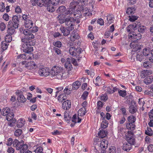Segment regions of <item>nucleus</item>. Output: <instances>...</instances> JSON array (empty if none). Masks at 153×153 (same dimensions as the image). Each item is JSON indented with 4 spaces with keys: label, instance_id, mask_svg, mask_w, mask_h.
Wrapping results in <instances>:
<instances>
[{
    "label": "nucleus",
    "instance_id": "nucleus-15",
    "mask_svg": "<svg viewBox=\"0 0 153 153\" xmlns=\"http://www.w3.org/2000/svg\"><path fill=\"white\" fill-rule=\"evenodd\" d=\"M71 105L70 100H67L62 103V108L64 110H68L71 108Z\"/></svg>",
    "mask_w": 153,
    "mask_h": 153
},
{
    "label": "nucleus",
    "instance_id": "nucleus-29",
    "mask_svg": "<svg viewBox=\"0 0 153 153\" xmlns=\"http://www.w3.org/2000/svg\"><path fill=\"white\" fill-rule=\"evenodd\" d=\"M24 25L25 27L30 28L33 26V23L32 21L31 20L25 22Z\"/></svg>",
    "mask_w": 153,
    "mask_h": 153
},
{
    "label": "nucleus",
    "instance_id": "nucleus-4",
    "mask_svg": "<svg viewBox=\"0 0 153 153\" xmlns=\"http://www.w3.org/2000/svg\"><path fill=\"white\" fill-rule=\"evenodd\" d=\"M79 4V2L77 1H73L71 2L70 4L69 8L67 9V10L65 13V15H73V16L76 19H78L81 17L82 15H80L79 16H76V14L75 13V8L76 6Z\"/></svg>",
    "mask_w": 153,
    "mask_h": 153
},
{
    "label": "nucleus",
    "instance_id": "nucleus-13",
    "mask_svg": "<svg viewBox=\"0 0 153 153\" xmlns=\"http://www.w3.org/2000/svg\"><path fill=\"white\" fill-rule=\"evenodd\" d=\"M19 20L18 17L16 16H13L12 18V22L10 23V26H12L15 29L18 27Z\"/></svg>",
    "mask_w": 153,
    "mask_h": 153
},
{
    "label": "nucleus",
    "instance_id": "nucleus-12",
    "mask_svg": "<svg viewBox=\"0 0 153 153\" xmlns=\"http://www.w3.org/2000/svg\"><path fill=\"white\" fill-rule=\"evenodd\" d=\"M138 41L137 40H134L130 44L131 48L134 49V51H137L140 49V47Z\"/></svg>",
    "mask_w": 153,
    "mask_h": 153
},
{
    "label": "nucleus",
    "instance_id": "nucleus-24",
    "mask_svg": "<svg viewBox=\"0 0 153 153\" xmlns=\"http://www.w3.org/2000/svg\"><path fill=\"white\" fill-rule=\"evenodd\" d=\"M67 10L65 7L64 6H60L57 9V12L59 13H64V14L65 16V13Z\"/></svg>",
    "mask_w": 153,
    "mask_h": 153
},
{
    "label": "nucleus",
    "instance_id": "nucleus-26",
    "mask_svg": "<svg viewBox=\"0 0 153 153\" xmlns=\"http://www.w3.org/2000/svg\"><path fill=\"white\" fill-rule=\"evenodd\" d=\"M67 98L66 94L62 93L59 95L57 97V99L59 102H62L63 101L66 100Z\"/></svg>",
    "mask_w": 153,
    "mask_h": 153
},
{
    "label": "nucleus",
    "instance_id": "nucleus-57",
    "mask_svg": "<svg viewBox=\"0 0 153 153\" xmlns=\"http://www.w3.org/2000/svg\"><path fill=\"white\" fill-rule=\"evenodd\" d=\"M88 92L87 91L84 92L82 96V98L84 100H86L88 96Z\"/></svg>",
    "mask_w": 153,
    "mask_h": 153
},
{
    "label": "nucleus",
    "instance_id": "nucleus-48",
    "mask_svg": "<svg viewBox=\"0 0 153 153\" xmlns=\"http://www.w3.org/2000/svg\"><path fill=\"white\" fill-rule=\"evenodd\" d=\"M109 153H115L116 149L114 146H111L109 148L108 151Z\"/></svg>",
    "mask_w": 153,
    "mask_h": 153
},
{
    "label": "nucleus",
    "instance_id": "nucleus-5",
    "mask_svg": "<svg viewBox=\"0 0 153 153\" xmlns=\"http://www.w3.org/2000/svg\"><path fill=\"white\" fill-rule=\"evenodd\" d=\"M60 0H46L45 1L47 4V10L50 12H52L54 11L55 9L53 6L56 5L59 2Z\"/></svg>",
    "mask_w": 153,
    "mask_h": 153
},
{
    "label": "nucleus",
    "instance_id": "nucleus-10",
    "mask_svg": "<svg viewBox=\"0 0 153 153\" xmlns=\"http://www.w3.org/2000/svg\"><path fill=\"white\" fill-rule=\"evenodd\" d=\"M108 144V141L107 140L103 139L101 141L100 146L102 151L101 153H106V149L107 148Z\"/></svg>",
    "mask_w": 153,
    "mask_h": 153
},
{
    "label": "nucleus",
    "instance_id": "nucleus-56",
    "mask_svg": "<svg viewBox=\"0 0 153 153\" xmlns=\"http://www.w3.org/2000/svg\"><path fill=\"white\" fill-rule=\"evenodd\" d=\"M137 110L133 106H131L130 108L129 111L131 113L133 114L136 112Z\"/></svg>",
    "mask_w": 153,
    "mask_h": 153
},
{
    "label": "nucleus",
    "instance_id": "nucleus-31",
    "mask_svg": "<svg viewBox=\"0 0 153 153\" xmlns=\"http://www.w3.org/2000/svg\"><path fill=\"white\" fill-rule=\"evenodd\" d=\"M106 17L107 23L109 25L113 23L114 17H112L111 15L108 14L107 16Z\"/></svg>",
    "mask_w": 153,
    "mask_h": 153
},
{
    "label": "nucleus",
    "instance_id": "nucleus-9",
    "mask_svg": "<svg viewBox=\"0 0 153 153\" xmlns=\"http://www.w3.org/2000/svg\"><path fill=\"white\" fill-rule=\"evenodd\" d=\"M17 96V100L19 102L24 103L27 100L26 99L23 94V92L19 90H17L16 92Z\"/></svg>",
    "mask_w": 153,
    "mask_h": 153
},
{
    "label": "nucleus",
    "instance_id": "nucleus-37",
    "mask_svg": "<svg viewBox=\"0 0 153 153\" xmlns=\"http://www.w3.org/2000/svg\"><path fill=\"white\" fill-rule=\"evenodd\" d=\"M101 80L100 77L99 76H98L96 78L95 81H94V83L95 85L96 86H99Z\"/></svg>",
    "mask_w": 153,
    "mask_h": 153
},
{
    "label": "nucleus",
    "instance_id": "nucleus-8",
    "mask_svg": "<svg viewBox=\"0 0 153 153\" xmlns=\"http://www.w3.org/2000/svg\"><path fill=\"white\" fill-rule=\"evenodd\" d=\"M38 74L41 77H47L50 75V69L47 67H40Z\"/></svg>",
    "mask_w": 153,
    "mask_h": 153
},
{
    "label": "nucleus",
    "instance_id": "nucleus-25",
    "mask_svg": "<svg viewBox=\"0 0 153 153\" xmlns=\"http://www.w3.org/2000/svg\"><path fill=\"white\" fill-rule=\"evenodd\" d=\"M126 126L127 129L133 131L134 130L135 126L134 123H126Z\"/></svg>",
    "mask_w": 153,
    "mask_h": 153
},
{
    "label": "nucleus",
    "instance_id": "nucleus-28",
    "mask_svg": "<svg viewBox=\"0 0 153 153\" xmlns=\"http://www.w3.org/2000/svg\"><path fill=\"white\" fill-rule=\"evenodd\" d=\"M152 76H148L146 77L143 80V82L146 85L150 84L153 81Z\"/></svg>",
    "mask_w": 153,
    "mask_h": 153
},
{
    "label": "nucleus",
    "instance_id": "nucleus-6",
    "mask_svg": "<svg viewBox=\"0 0 153 153\" xmlns=\"http://www.w3.org/2000/svg\"><path fill=\"white\" fill-rule=\"evenodd\" d=\"M72 15H69L68 18L65 19L64 22L65 25L68 26L69 29L71 30L74 29L73 26L74 24V22L76 20V19L74 18L73 16Z\"/></svg>",
    "mask_w": 153,
    "mask_h": 153
},
{
    "label": "nucleus",
    "instance_id": "nucleus-63",
    "mask_svg": "<svg viewBox=\"0 0 153 153\" xmlns=\"http://www.w3.org/2000/svg\"><path fill=\"white\" fill-rule=\"evenodd\" d=\"M149 115L150 119L153 120V108L149 113Z\"/></svg>",
    "mask_w": 153,
    "mask_h": 153
},
{
    "label": "nucleus",
    "instance_id": "nucleus-35",
    "mask_svg": "<svg viewBox=\"0 0 153 153\" xmlns=\"http://www.w3.org/2000/svg\"><path fill=\"white\" fill-rule=\"evenodd\" d=\"M118 93L119 95L123 97H124L127 94L126 91L125 90L118 89Z\"/></svg>",
    "mask_w": 153,
    "mask_h": 153
},
{
    "label": "nucleus",
    "instance_id": "nucleus-61",
    "mask_svg": "<svg viewBox=\"0 0 153 153\" xmlns=\"http://www.w3.org/2000/svg\"><path fill=\"white\" fill-rule=\"evenodd\" d=\"M15 11L16 13H21L22 12V10L21 8L19 6H17L15 8Z\"/></svg>",
    "mask_w": 153,
    "mask_h": 153
},
{
    "label": "nucleus",
    "instance_id": "nucleus-44",
    "mask_svg": "<svg viewBox=\"0 0 153 153\" xmlns=\"http://www.w3.org/2000/svg\"><path fill=\"white\" fill-rule=\"evenodd\" d=\"M64 120L68 123H69L71 121V119L69 117V116L67 113H65L64 114Z\"/></svg>",
    "mask_w": 153,
    "mask_h": 153
},
{
    "label": "nucleus",
    "instance_id": "nucleus-49",
    "mask_svg": "<svg viewBox=\"0 0 153 153\" xmlns=\"http://www.w3.org/2000/svg\"><path fill=\"white\" fill-rule=\"evenodd\" d=\"M65 68L68 70H71L72 69V65L70 62H65Z\"/></svg>",
    "mask_w": 153,
    "mask_h": 153
},
{
    "label": "nucleus",
    "instance_id": "nucleus-50",
    "mask_svg": "<svg viewBox=\"0 0 153 153\" xmlns=\"http://www.w3.org/2000/svg\"><path fill=\"white\" fill-rule=\"evenodd\" d=\"M133 28V26L130 25L128 27L126 28V29L127 31L129 33H132V32H134L132 31V30Z\"/></svg>",
    "mask_w": 153,
    "mask_h": 153
},
{
    "label": "nucleus",
    "instance_id": "nucleus-11",
    "mask_svg": "<svg viewBox=\"0 0 153 153\" xmlns=\"http://www.w3.org/2000/svg\"><path fill=\"white\" fill-rule=\"evenodd\" d=\"M142 36L140 33H138L136 34L135 32H132V33H129L128 35V37L130 39H134V40L138 41L141 38Z\"/></svg>",
    "mask_w": 153,
    "mask_h": 153
},
{
    "label": "nucleus",
    "instance_id": "nucleus-14",
    "mask_svg": "<svg viewBox=\"0 0 153 153\" xmlns=\"http://www.w3.org/2000/svg\"><path fill=\"white\" fill-rule=\"evenodd\" d=\"M10 108L8 107H6L5 108L3 109L1 112V114L4 116H6V119L8 121H9V120L10 115Z\"/></svg>",
    "mask_w": 153,
    "mask_h": 153
},
{
    "label": "nucleus",
    "instance_id": "nucleus-27",
    "mask_svg": "<svg viewBox=\"0 0 153 153\" xmlns=\"http://www.w3.org/2000/svg\"><path fill=\"white\" fill-rule=\"evenodd\" d=\"M81 85V82L77 80L74 82L72 84V89L74 90H76L78 89Z\"/></svg>",
    "mask_w": 153,
    "mask_h": 153
},
{
    "label": "nucleus",
    "instance_id": "nucleus-43",
    "mask_svg": "<svg viewBox=\"0 0 153 153\" xmlns=\"http://www.w3.org/2000/svg\"><path fill=\"white\" fill-rule=\"evenodd\" d=\"M22 130L21 129H18L15 131L14 134L15 136L19 137L22 134Z\"/></svg>",
    "mask_w": 153,
    "mask_h": 153
},
{
    "label": "nucleus",
    "instance_id": "nucleus-23",
    "mask_svg": "<svg viewBox=\"0 0 153 153\" xmlns=\"http://www.w3.org/2000/svg\"><path fill=\"white\" fill-rule=\"evenodd\" d=\"M107 134L106 131L102 129L98 133L99 137L100 138H103L106 137Z\"/></svg>",
    "mask_w": 153,
    "mask_h": 153
},
{
    "label": "nucleus",
    "instance_id": "nucleus-16",
    "mask_svg": "<svg viewBox=\"0 0 153 153\" xmlns=\"http://www.w3.org/2000/svg\"><path fill=\"white\" fill-rule=\"evenodd\" d=\"M79 36L75 30H74L71 33L69 38L72 41H74L76 39H79Z\"/></svg>",
    "mask_w": 153,
    "mask_h": 153
},
{
    "label": "nucleus",
    "instance_id": "nucleus-20",
    "mask_svg": "<svg viewBox=\"0 0 153 153\" xmlns=\"http://www.w3.org/2000/svg\"><path fill=\"white\" fill-rule=\"evenodd\" d=\"M10 126H14L16 127L15 125L16 122V120L15 118H13L14 114L13 112L10 113Z\"/></svg>",
    "mask_w": 153,
    "mask_h": 153
},
{
    "label": "nucleus",
    "instance_id": "nucleus-59",
    "mask_svg": "<svg viewBox=\"0 0 153 153\" xmlns=\"http://www.w3.org/2000/svg\"><path fill=\"white\" fill-rule=\"evenodd\" d=\"M97 23L100 25H104V22L103 20L101 18L97 20Z\"/></svg>",
    "mask_w": 153,
    "mask_h": 153
},
{
    "label": "nucleus",
    "instance_id": "nucleus-7",
    "mask_svg": "<svg viewBox=\"0 0 153 153\" xmlns=\"http://www.w3.org/2000/svg\"><path fill=\"white\" fill-rule=\"evenodd\" d=\"M126 139L128 143H130L132 146L134 145L135 143L134 133L131 131H128V134L126 136Z\"/></svg>",
    "mask_w": 153,
    "mask_h": 153
},
{
    "label": "nucleus",
    "instance_id": "nucleus-33",
    "mask_svg": "<svg viewBox=\"0 0 153 153\" xmlns=\"http://www.w3.org/2000/svg\"><path fill=\"white\" fill-rule=\"evenodd\" d=\"M76 48L74 47L70 48L69 51L71 55L74 56H76Z\"/></svg>",
    "mask_w": 153,
    "mask_h": 153
},
{
    "label": "nucleus",
    "instance_id": "nucleus-18",
    "mask_svg": "<svg viewBox=\"0 0 153 153\" xmlns=\"http://www.w3.org/2000/svg\"><path fill=\"white\" fill-rule=\"evenodd\" d=\"M36 64L33 61L28 62L25 65V67L27 69L31 70L36 68Z\"/></svg>",
    "mask_w": 153,
    "mask_h": 153
},
{
    "label": "nucleus",
    "instance_id": "nucleus-22",
    "mask_svg": "<svg viewBox=\"0 0 153 153\" xmlns=\"http://www.w3.org/2000/svg\"><path fill=\"white\" fill-rule=\"evenodd\" d=\"M25 121L24 119L21 118L18 120L16 123V126L19 128L22 127L25 124Z\"/></svg>",
    "mask_w": 153,
    "mask_h": 153
},
{
    "label": "nucleus",
    "instance_id": "nucleus-39",
    "mask_svg": "<svg viewBox=\"0 0 153 153\" xmlns=\"http://www.w3.org/2000/svg\"><path fill=\"white\" fill-rule=\"evenodd\" d=\"M128 120L129 123H134L135 121L136 118L133 115H131L128 117Z\"/></svg>",
    "mask_w": 153,
    "mask_h": 153
},
{
    "label": "nucleus",
    "instance_id": "nucleus-21",
    "mask_svg": "<svg viewBox=\"0 0 153 153\" xmlns=\"http://www.w3.org/2000/svg\"><path fill=\"white\" fill-rule=\"evenodd\" d=\"M132 146L130 143H125L123 146V149L124 151L128 152L132 148Z\"/></svg>",
    "mask_w": 153,
    "mask_h": 153
},
{
    "label": "nucleus",
    "instance_id": "nucleus-55",
    "mask_svg": "<svg viewBox=\"0 0 153 153\" xmlns=\"http://www.w3.org/2000/svg\"><path fill=\"white\" fill-rule=\"evenodd\" d=\"M97 108L98 109H102L103 107V103L100 101H98L97 103Z\"/></svg>",
    "mask_w": 153,
    "mask_h": 153
},
{
    "label": "nucleus",
    "instance_id": "nucleus-2",
    "mask_svg": "<svg viewBox=\"0 0 153 153\" xmlns=\"http://www.w3.org/2000/svg\"><path fill=\"white\" fill-rule=\"evenodd\" d=\"M51 74L52 77L58 79H61L66 78L68 73L62 68L55 66L51 68Z\"/></svg>",
    "mask_w": 153,
    "mask_h": 153
},
{
    "label": "nucleus",
    "instance_id": "nucleus-52",
    "mask_svg": "<svg viewBox=\"0 0 153 153\" xmlns=\"http://www.w3.org/2000/svg\"><path fill=\"white\" fill-rule=\"evenodd\" d=\"M147 71H143L141 72L140 74V76L141 78H144L147 75L148 73Z\"/></svg>",
    "mask_w": 153,
    "mask_h": 153
},
{
    "label": "nucleus",
    "instance_id": "nucleus-42",
    "mask_svg": "<svg viewBox=\"0 0 153 153\" xmlns=\"http://www.w3.org/2000/svg\"><path fill=\"white\" fill-rule=\"evenodd\" d=\"M108 99L107 94H102L100 97V100L102 101H106Z\"/></svg>",
    "mask_w": 153,
    "mask_h": 153
},
{
    "label": "nucleus",
    "instance_id": "nucleus-54",
    "mask_svg": "<svg viewBox=\"0 0 153 153\" xmlns=\"http://www.w3.org/2000/svg\"><path fill=\"white\" fill-rule=\"evenodd\" d=\"M143 53L144 56H147L149 55L150 52L149 50H148L147 48H146L143 49Z\"/></svg>",
    "mask_w": 153,
    "mask_h": 153
},
{
    "label": "nucleus",
    "instance_id": "nucleus-40",
    "mask_svg": "<svg viewBox=\"0 0 153 153\" xmlns=\"http://www.w3.org/2000/svg\"><path fill=\"white\" fill-rule=\"evenodd\" d=\"M22 18L25 22L29 21L31 19V17L30 15L28 14H24L22 16Z\"/></svg>",
    "mask_w": 153,
    "mask_h": 153
},
{
    "label": "nucleus",
    "instance_id": "nucleus-45",
    "mask_svg": "<svg viewBox=\"0 0 153 153\" xmlns=\"http://www.w3.org/2000/svg\"><path fill=\"white\" fill-rule=\"evenodd\" d=\"M146 29V27L144 26H140L139 27L138 29V30L139 32L143 33L145 32Z\"/></svg>",
    "mask_w": 153,
    "mask_h": 153
},
{
    "label": "nucleus",
    "instance_id": "nucleus-62",
    "mask_svg": "<svg viewBox=\"0 0 153 153\" xmlns=\"http://www.w3.org/2000/svg\"><path fill=\"white\" fill-rule=\"evenodd\" d=\"M31 118L34 120H37V116L34 112H32L31 114Z\"/></svg>",
    "mask_w": 153,
    "mask_h": 153
},
{
    "label": "nucleus",
    "instance_id": "nucleus-53",
    "mask_svg": "<svg viewBox=\"0 0 153 153\" xmlns=\"http://www.w3.org/2000/svg\"><path fill=\"white\" fill-rule=\"evenodd\" d=\"M120 110L122 112V114L123 115V116L126 117L127 115V113L125 108L122 107L120 108Z\"/></svg>",
    "mask_w": 153,
    "mask_h": 153
},
{
    "label": "nucleus",
    "instance_id": "nucleus-58",
    "mask_svg": "<svg viewBox=\"0 0 153 153\" xmlns=\"http://www.w3.org/2000/svg\"><path fill=\"white\" fill-rule=\"evenodd\" d=\"M132 10L133 8L131 7H128L127 9L126 12V13L128 15L132 14V13L133 12Z\"/></svg>",
    "mask_w": 153,
    "mask_h": 153
},
{
    "label": "nucleus",
    "instance_id": "nucleus-41",
    "mask_svg": "<svg viewBox=\"0 0 153 153\" xmlns=\"http://www.w3.org/2000/svg\"><path fill=\"white\" fill-rule=\"evenodd\" d=\"M108 121L104 120L101 123V127L102 128H105L108 127Z\"/></svg>",
    "mask_w": 153,
    "mask_h": 153
},
{
    "label": "nucleus",
    "instance_id": "nucleus-1",
    "mask_svg": "<svg viewBox=\"0 0 153 153\" xmlns=\"http://www.w3.org/2000/svg\"><path fill=\"white\" fill-rule=\"evenodd\" d=\"M24 34L25 36V38L22 39V41L23 43L22 45L21 49L27 54L25 56V59H30L33 56V54L31 53L33 51V47L31 46L34 45L35 44L34 41L32 40L34 37V35L30 33L29 31L27 30L24 31Z\"/></svg>",
    "mask_w": 153,
    "mask_h": 153
},
{
    "label": "nucleus",
    "instance_id": "nucleus-38",
    "mask_svg": "<svg viewBox=\"0 0 153 153\" xmlns=\"http://www.w3.org/2000/svg\"><path fill=\"white\" fill-rule=\"evenodd\" d=\"M59 22L60 24H62L65 22V19L62 14L59 15L57 17Z\"/></svg>",
    "mask_w": 153,
    "mask_h": 153
},
{
    "label": "nucleus",
    "instance_id": "nucleus-30",
    "mask_svg": "<svg viewBox=\"0 0 153 153\" xmlns=\"http://www.w3.org/2000/svg\"><path fill=\"white\" fill-rule=\"evenodd\" d=\"M86 109L85 108H81L78 111V115L80 116H83L86 113Z\"/></svg>",
    "mask_w": 153,
    "mask_h": 153
},
{
    "label": "nucleus",
    "instance_id": "nucleus-46",
    "mask_svg": "<svg viewBox=\"0 0 153 153\" xmlns=\"http://www.w3.org/2000/svg\"><path fill=\"white\" fill-rule=\"evenodd\" d=\"M69 86L66 87L64 90V94H69L71 93V88H69ZM71 87V86H70Z\"/></svg>",
    "mask_w": 153,
    "mask_h": 153
},
{
    "label": "nucleus",
    "instance_id": "nucleus-51",
    "mask_svg": "<svg viewBox=\"0 0 153 153\" xmlns=\"http://www.w3.org/2000/svg\"><path fill=\"white\" fill-rule=\"evenodd\" d=\"M53 50L57 55H60L62 54V51L60 48L56 47H53Z\"/></svg>",
    "mask_w": 153,
    "mask_h": 153
},
{
    "label": "nucleus",
    "instance_id": "nucleus-34",
    "mask_svg": "<svg viewBox=\"0 0 153 153\" xmlns=\"http://www.w3.org/2000/svg\"><path fill=\"white\" fill-rule=\"evenodd\" d=\"M46 0L44 1V0H37V3H38V6L40 7H42L43 5L47 6L45 1Z\"/></svg>",
    "mask_w": 153,
    "mask_h": 153
},
{
    "label": "nucleus",
    "instance_id": "nucleus-36",
    "mask_svg": "<svg viewBox=\"0 0 153 153\" xmlns=\"http://www.w3.org/2000/svg\"><path fill=\"white\" fill-rule=\"evenodd\" d=\"M53 45L55 47L60 48L62 46V44L60 41H57L53 42Z\"/></svg>",
    "mask_w": 153,
    "mask_h": 153
},
{
    "label": "nucleus",
    "instance_id": "nucleus-3",
    "mask_svg": "<svg viewBox=\"0 0 153 153\" xmlns=\"http://www.w3.org/2000/svg\"><path fill=\"white\" fill-rule=\"evenodd\" d=\"M13 145L17 150H19L20 153H24L28 148V146L26 144L24 143L23 140L19 141L17 139L13 141L11 138H10V146Z\"/></svg>",
    "mask_w": 153,
    "mask_h": 153
},
{
    "label": "nucleus",
    "instance_id": "nucleus-17",
    "mask_svg": "<svg viewBox=\"0 0 153 153\" xmlns=\"http://www.w3.org/2000/svg\"><path fill=\"white\" fill-rule=\"evenodd\" d=\"M9 38H5V41L1 42V48L3 51L6 50L9 45Z\"/></svg>",
    "mask_w": 153,
    "mask_h": 153
},
{
    "label": "nucleus",
    "instance_id": "nucleus-64",
    "mask_svg": "<svg viewBox=\"0 0 153 153\" xmlns=\"http://www.w3.org/2000/svg\"><path fill=\"white\" fill-rule=\"evenodd\" d=\"M149 151L151 152H153V145L150 144L148 147Z\"/></svg>",
    "mask_w": 153,
    "mask_h": 153
},
{
    "label": "nucleus",
    "instance_id": "nucleus-32",
    "mask_svg": "<svg viewBox=\"0 0 153 153\" xmlns=\"http://www.w3.org/2000/svg\"><path fill=\"white\" fill-rule=\"evenodd\" d=\"M30 30L28 29H25L24 30L23 32V33L24 34V31L26 30H27L29 31V32L30 33L33 34L32 33H34L37 32L38 31V27L36 26H35V27H32L31 28H30Z\"/></svg>",
    "mask_w": 153,
    "mask_h": 153
},
{
    "label": "nucleus",
    "instance_id": "nucleus-19",
    "mask_svg": "<svg viewBox=\"0 0 153 153\" xmlns=\"http://www.w3.org/2000/svg\"><path fill=\"white\" fill-rule=\"evenodd\" d=\"M60 29L61 32L63 33V35L65 36H67L70 33V30H71L70 29H68L63 26L60 27Z\"/></svg>",
    "mask_w": 153,
    "mask_h": 153
},
{
    "label": "nucleus",
    "instance_id": "nucleus-47",
    "mask_svg": "<svg viewBox=\"0 0 153 153\" xmlns=\"http://www.w3.org/2000/svg\"><path fill=\"white\" fill-rule=\"evenodd\" d=\"M43 149L41 146H39L36 148L34 151L35 153H44L43 152Z\"/></svg>",
    "mask_w": 153,
    "mask_h": 153
},
{
    "label": "nucleus",
    "instance_id": "nucleus-60",
    "mask_svg": "<svg viewBox=\"0 0 153 153\" xmlns=\"http://www.w3.org/2000/svg\"><path fill=\"white\" fill-rule=\"evenodd\" d=\"M75 50L76 56L77 55H79L81 53L82 49L80 48H76Z\"/></svg>",
    "mask_w": 153,
    "mask_h": 153
}]
</instances>
